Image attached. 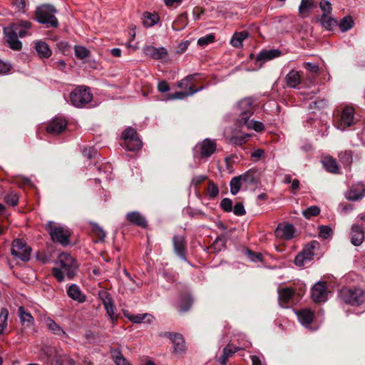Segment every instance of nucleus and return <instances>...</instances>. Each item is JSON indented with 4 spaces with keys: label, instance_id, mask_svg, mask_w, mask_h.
<instances>
[{
    "label": "nucleus",
    "instance_id": "39448f33",
    "mask_svg": "<svg viewBox=\"0 0 365 365\" xmlns=\"http://www.w3.org/2000/svg\"><path fill=\"white\" fill-rule=\"evenodd\" d=\"M46 230L53 242H57L63 246L70 243L69 237L71 233L63 227L56 225L53 222L50 221L46 225Z\"/></svg>",
    "mask_w": 365,
    "mask_h": 365
},
{
    "label": "nucleus",
    "instance_id": "4c0bfd02",
    "mask_svg": "<svg viewBox=\"0 0 365 365\" xmlns=\"http://www.w3.org/2000/svg\"><path fill=\"white\" fill-rule=\"evenodd\" d=\"M143 15L144 18L143 20V24L145 27L153 26L159 21V16L157 14L145 12Z\"/></svg>",
    "mask_w": 365,
    "mask_h": 365
},
{
    "label": "nucleus",
    "instance_id": "a211bd4d",
    "mask_svg": "<svg viewBox=\"0 0 365 365\" xmlns=\"http://www.w3.org/2000/svg\"><path fill=\"white\" fill-rule=\"evenodd\" d=\"M42 359L50 365L56 364V359L58 358L59 353L56 349L51 346H43L41 349Z\"/></svg>",
    "mask_w": 365,
    "mask_h": 365
},
{
    "label": "nucleus",
    "instance_id": "c9c22d12",
    "mask_svg": "<svg viewBox=\"0 0 365 365\" xmlns=\"http://www.w3.org/2000/svg\"><path fill=\"white\" fill-rule=\"evenodd\" d=\"M193 303V299L189 294H185L181 297L178 305L179 312L180 313L187 312L190 310L192 304Z\"/></svg>",
    "mask_w": 365,
    "mask_h": 365
},
{
    "label": "nucleus",
    "instance_id": "20e7f679",
    "mask_svg": "<svg viewBox=\"0 0 365 365\" xmlns=\"http://www.w3.org/2000/svg\"><path fill=\"white\" fill-rule=\"evenodd\" d=\"M252 103V100L250 98H244L238 103V108L240 110V115L237 119L238 127L249 129L250 122L252 121L250 120L253 114Z\"/></svg>",
    "mask_w": 365,
    "mask_h": 365
},
{
    "label": "nucleus",
    "instance_id": "f3484780",
    "mask_svg": "<svg viewBox=\"0 0 365 365\" xmlns=\"http://www.w3.org/2000/svg\"><path fill=\"white\" fill-rule=\"evenodd\" d=\"M161 336L170 339L174 345V350L176 353H181L185 350V341L182 336L180 334L165 332Z\"/></svg>",
    "mask_w": 365,
    "mask_h": 365
},
{
    "label": "nucleus",
    "instance_id": "ea45409f",
    "mask_svg": "<svg viewBox=\"0 0 365 365\" xmlns=\"http://www.w3.org/2000/svg\"><path fill=\"white\" fill-rule=\"evenodd\" d=\"M320 21L322 26L327 30H331L337 24V21L329 15L322 14Z\"/></svg>",
    "mask_w": 365,
    "mask_h": 365
},
{
    "label": "nucleus",
    "instance_id": "e433bc0d",
    "mask_svg": "<svg viewBox=\"0 0 365 365\" xmlns=\"http://www.w3.org/2000/svg\"><path fill=\"white\" fill-rule=\"evenodd\" d=\"M319 248V243L317 241H312L311 242L306 245L305 247L302 250L303 255H305L308 260L312 259L314 255V250Z\"/></svg>",
    "mask_w": 365,
    "mask_h": 365
},
{
    "label": "nucleus",
    "instance_id": "69168bd1",
    "mask_svg": "<svg viewBox=\"0 0 365 365\" xmlns=\"http://www.w3.org/2000/svg\"><path fill=\"white\" fill-rule=\"evenodd\" d=\"M207 175H198L195 176L192 179V184H193L195 186L197 187L199 185H200L203 181L207 180Z\"/></svg>",
    "mask_w": 365,
    "mask_h": 365
},
{
    "label": "nucleus",
    "instance_id": "b1692460",
    "mask_svg": "<svg viewBox=\"0 0 365 365\" xmlns=\"http://www.w3.org/2000/svg\"><path fill=\"white\" fill-rule=\"evenodd\" d=\"M67 294L72 299L79 303L86 301V296L81 292L80 288L76 284L71 285L67 289Z\"/></svg>",
    "mask_w": 365,
    "mask_h": 365
},
{
    "label": "nucleus",
    "instance_id": "4468645a",
    "mask_svg": "<svg viewBox=\"0 0 365 365\" xmlns=\"http://www.w3.org/2000/svg\"><path fill=\"white\" fill-rule=\"evenodd\" d=\"M365 196V186L362 183L353 185L346 192L345 197L349 200L356 201Z\"/></svg>",
    "mask_w": 365,
    "mask_h": 365
},
{
    "label": "nucleus",
    "instance_id": "0e129e2a",
    "mask_svg": "<svg viewBox=\"0 0 365 365\" xmlns=\"http://www.w3.org/2000/svg\"><path fill=\"white\" fill-rule=\"evenodd\" d=\"M304 66L310 72L313 73H317L319 72V66L315 63H312L309 62L304 63Z\"/></svg>",
    "mask_w": 365,
    "mask_h": 365
},
{
    "label": "nucleus",
    "instance_id": "393cba45",
    "mask_svg": "<svg viewBox=\"0 0 365 365\" xmlns=\"http://www.w3.org/2000/svg\"><path fill=\"white\" fill-rule=\"evenodd\" d=\"M125 317L132 322L135 324H139L143 322H145L148 324H151L154 319V317L152 314L145 313V314H125Z\"/></svg>",
    "mask_w": 365,
    "mask_h": 365
},
{
    "label": "nucleus",
    "instance_id": "a18cd8bd",
    "mask_svg": "<svg viewBox=\"0 0 365 365\" xmlns=\"http://www.w3.org/2000/svg\"><path fill=\"white\" fill-rule=\"evenodd\" d=\"M9 311L6 308H2L0 312V334L4 333L7 327Z\"/></svg>",
    "mask_w": 365,
    "mask_h": 365
},
{
    "label": "nucleus",
    "instance_id": "c85d7f7f",
    "mask_svg": "<svg viewBox=\"0 0 365 365\" xmlns=\"http://www.w3.org/2000/svg\"><path fill=\"white\" fill-rule=\"evenodd\" d=\"M285 82L287 87L296 88L301 82L299 73L292 70L285 77Z\"/></svg>",
    "mask_w": 365,
    "mask_h": 365
},
{
    "label": "nucleus",
    "instance_id": "473e14b6",
    "mask_svg": "<svg viewBox=\"0 0 365 365\" xmlns=\"http://www.w3.org/2000/svg\"><path fill=\"white\" fill-rule=\"evenodd\" d=\"M248 36L249 33L247 31L235 32L230 40V43L232 46L236 48L242 47L243 41Z\"/></svg>",
    "mask_w": 365,
    "mask_h": 365
},
{
    "label": "nucleus",
    "instance_id": "7c9ffc66",
    "mask_svg": "<svg viewBox=\"0 0 365 365\" xmlns=\"http://www.w3.org/2000/svg\"><path fill=\"white\" fill-rule=\"evenodd\" d=\"M241 181L247 185H257L259 182L256 176V172L253 170H249L242 175H239Z\"/></svg>",
    "mask_w": 365,
    "mask_h": 365
},
{
    "label": "nucleus",
    "instance_id": "dca6fc26",
    "mask_svg": "<svg viewBox=\"0 0 365 365\" xmlns=\"http://www.w3.org/2000/svg\"><path fill=\"white\" fill-rule=\"evenodd\" d=\"M364 231L361 226L358 224H354L350 230L351 242L354 246H359L364 240Z\"/></svg>",
    "mask_w": 365,
    "mask_h": 365
},
{
    "label": "nucleus",
    "instance_id": "aec40b11",
    "mask_svg": "<svg viewBox=\"0 0 365 365\" xmlns=\"http://www.w3.org/2000/svg\"><path fill=\"white\" fill-rule=\"evenodd\" d=\"M125 217L126 220L133 225L139 226L143 228H146L148 227L147 220L139 212L133 211L128 212Z\"/></svg>",
    "mask_w": 365,
    "mask_h": 365
},
{
    "label": "nucleus",
    "instance_id": "f257e3e1",
    "mask_svg": "<svg viewBox=\"0 0 365 365\" xmlns=\"http://www.w3.org/2000/svg\"><path fill=\"white\" fill-rule=\"evenodd\" d=\"M58 263L60 267H53L51 272L58 282L63 280L64 274L70 279L76 275L78 264L71 255L65 252L60 254Z\"/></svg>",
    "mask_w": 365,
    "mask_h": 365
},
{
    "label": "nucleus",
    "instance_id": "338daca9",
    "mask_svg": "<svg viewBox=\"0 0 365 365\" xmlns=\"http://www.w3.org/2000/svg\"><path fill=\"white\" fill-rule=\"evenodd\" d=\"M158 89L160 92L165 93L170 90V86L166 81H161L158 83Z\"/></svg>",
    "mask_w": 365,
    "mask_h": 365
},
{
    "label": "nucleus",
    "instance_id": "bf43d9fd",
    "mask_svg": "<svg viewBox=\"0 0 365 365\" xmlns=\"http://www.w3.org/2000/svg\"><path fill=\"white\" fill-rule=\"evenodd\" d=\"M215 41V36L213 34H208L206 36L201 37L197 40L198 45L205 46Z\"/></svg>",
    "mask_w": 365,
    "mask_h": 365
},
{
    "label": "nucleus",
    "instance_id": "3c124183",
    "mask_svg": "<svg viewBox=\"0 0 365 365\" xmlns=\"http://www.w3.org/2000/svg\"><path fill=\"white\" fill-rule=\"evenodd\" d=\"M319 213L320 209L318 206H311L302 212L303 215L307 219H309L311 217L317 216Z\"/></svg>",
    "mask_w": 365,
    "mask_h": 365
},
{
    "label": "nucleus",
    "instance_id": "2f4dec72",
    "mask_svg": "<svg viewBox=\"0 0 365 365\" xmlns=\"http://www.w3.org/2000/svg\"><path fill=\"white\" fill-rule=\"evenodd\" d=\"M203 86H201L198 88H196L195 86H189V91L176 92L174 94L170 95L169 96V99H182L185 97L193 95L194 93L199 91H201L202 89H203Z\"/></svg>",
    "mask_w": 365,
    "mask_h": 365
},
{
    "label": "nucleus",
    "instance_id": "0eeeda50",
    "mask_svg": "<svg viewBox=\"0 0 365 365\" xmlns=\"http://www.w3.org/2000/svg\"><path fill=\"white\" fill-rule=\"evenodd\" d=\"M125 141L124 146L130 151H135L141 148L142 142L138 138L135 129L131 127L127 128L121 134Z\"/></svg>",
    "mask_w": 365,
    "mask_h": 365
},
{
    "label": "nucleus",
    "instance_id": "49530a36",
    "mask_svg": "<svg viewBox=\"0 0 365 365\" xmlns=\"http://www.w3.org/2000/svg\"><path fill=\"white\" fill-rule=\"evenodd\" d=\"M47 325L48 329L56 335H64L66 334L63 329L57 324L53 320L48 319L47 321Z\"/></svg>",
    "mask_w": 365,
    "mask_h": 365
},
{
    "label": "nucleus",
    "instance_id": "864d4df0",
    "mask_svg": "<svg viewBox=\"0 0 365 365\" xmlns=\"http://www.w3.org/2000/svg\"><path fill=\"white\" fill-rule=\"evenodd\" d=\"M207 193L210 198H215L219 194L217 185L212 180L208 182Z\"/></svg>",
    "mask_w": 365,
    "mask_h": 365
},
{
    "label": "nucleus",
    "instance_id": "6ab92c4d",
    "mask_svg": "<svg viewBox=\"0 0 365 365\" xmlns=\"http://www.w3.org/2000/svg\"><path fill=\"white\" fill-rule=\"evenodd\" d=\"M216 143L210 140L205 139L199 144L200 154L201 158H208L216 150Z\"/></svg>",
    "mask_w": 365,
    "mask_h": 365
},
{
    "label": "nucleus",
    "instance_id": "6e6552de",
    "mask_svg": "<svg viewBox=\"0 0 365 365\" xmlns=\"http://www.w3.org/2000/svg\"><path fill=\"white\" fill-rule=\"evenodd\" d=\"M21 27L19 24H13L4 29V32L10 48L13 50L19 51L21 49L22 43L18 39V34Z\"/></svg>",
    "mask_w": 365,
    "mask_h": 365
},
{
    "label": "nucleus",
    "instance_id": "774afa93",
    "mask_svg": "<svg viewBox=\"0 0 365 365\" xmlns=\"http://www.w3.org/2000/svg\"><path fill=\"white\" fill-rule=\"evenodd\" d=\"M11 68L10 64L0 61V73H7Z\"/></svg>",
    "mask_w": 365,
    "mask_h": 365
},
{
    "label": "nucleus",
    "instance_id": "ddd939ff",
    "mask_svg": "<svg viewBox=\"0 0 365 365\" xmlns=\"http://www.w3.org/2000/svg\"><path fill=\"white\" fill-rule=\"evenodd\" d=\"M67 127V121L61 117L51 120L46 126V131L52 135L62 133Z\"/></svg>",
    "mask_w": 365,
    "mask_h": 365
},
{
    "label": "nucleus",
    "instance_id": "9b49d317",
    "mask_svg": "<svg viewBox=\"0 0 365 365\" xmlns=\"http://www.w3.org/2000/svg\"><path fill=\"white\" fill-rule=\"evenodd\" d=\"M354 110L352 107H345L341 113L340 120L337 123V128L344 130L351 126L354 122Z\"/></svg>",
    "mask_w": 365,
    "mask_h": 365
},
{
    "label": "nucleus",
    "instance_id": "de8ad7c7",
    "mask_svg": "<svg viewBox=\"0 0 365 365\" xmlns=\"http://www.w3.org/2000/svg\"><path fill=\"white\" fill-rule=\"evenodd\" d=\"M250 137V135L249 134H245V135H235V136H232L230 138V142L232 144H234L236 145H242L247 141V139Z\"/></svg>",
    "mask_w": 365,
    "mask_h": 365
},
{
    "label": "nucleus",
    "instance_id": "423d86ee",
    "mask_svg": "<svg viewBox=\"0 0 365 365\" xmlns=\"http://www.w3.org/2000/svg\"><path fill=\"white\" fill-rule=\"evenodd\" d=\"M72 104L76 107H83L91 101L93 95L88 88L77 87L70 95Z\"/></svg>",
    "mask_w": 365,
    "mask_h": 365
},
{
    "label": "nucleus",
    "instance_id": "cd10ccee",
    "mask_svg": "<svg viewBox=\"0 0 365 365\" xmlns=\"http://www.w3.org/2000/svg\"><path fill=\"white\" fill-rule=\"evenodd\" d=\"M281 55V51L278 49L264 50L261 51L257 56V61H267L272 60Z\"/></svg>",
    "mask_w": 365,
    "mask_h": 365
},
{
    "label": "nucleus",
    "instance_id": "79ce46f5",
    "mask_svg": "<svg viewBox=\"0 0 365 365\" xmlns=\"http://www.w3.org/2000/svg\"><path fill=\"white\" fill-rule=\"evenodd\" d=\"M198 73H194L192 75H188L182 79L180 81L178 82V87L181 88H185L189 91V86H194L192 84V82L194 81L196 76H197Z\"/></svg>",
    "mask_w": 365,
    "mask_h": 365
},
{
    "label": "nucleus",
    "instance_id": "052dcab7",
    "mask_svg": "<svg viewBox=\"0 0 365 365\" xmlns=\"http://www.w3.org/2000/svg\"><path fill=\"white\" fill-rule=\"evenodd\" d=\"M233 212L235 215L242 216L246 214L243 203L240 202L236 203L233 208Z\"/></svg>",
    "mask_w": 365,
    "mask_h": 365
},
{
    "label": "nucleus",
    "instance_id": "e2e57ef3",
    "mask_svg": "<svg viewBox=\"0 0 365 365\" xmlns=\"http://www.w3.org/2000/svg\"><path fill=\"white\" fill-rule=\"evenodd\" d=\"M308 260L305 256V255H303V253L301 252L299 254H298L295 259H294V263L297 266H303L304 264V261Z\"/></svg>",
    "mask_w": 365,
    "mask_h": 365
},
{
    "label": "nucleus",
    "instance_id": "6e6d98bb",
    "mask_svg": "<svg viewBox=\"0 0 365 365\" xmlns=\"http://www.w3.org/2000/svg\"><path fill=\"white\" fill-rule=\"evenodd\" d=\"M5 202L10 206H16L19 202V196L16 193H10L4 197Z\"/></svg>",
    "mask_w": 365,
    "mask_h": 365
},
{
    "label": "nucleus",
    "instance_id": "4be33fe9",
    "mask_svg": "<svg viewBox=\"0 0 365 365\" xmlns=\"http://www.w3.org/2000/svg\"><path fill=\"white\" fill-rule=\"evenodd\" d=\"M173 242L175 253L182 259H185V240L182 235H175Z\"/></svg>",
    "mask_w": 365,
    "mask_h": 365
},
{
    "label": "nucleus",
    "instance_id": "72a5a7b5",
    "mask_svg": "<svg viewBox=\"0 0 365 365\" xmlns=\"http://www.w3.org/2000/svg\"><path fill=\"white\" fill-rule=\"evenodd\" d=\"M35 49L41 58H49L52 53L48 44L43 41H37L36 43Z\"/></svg>",
    "mask_w": 365,
    "mask_h": 365
},
{
    "label": "nucleus",
    "instance_id": "09e8293b",
    "mask_svg": "<svg viewBox=\"0 0 365 365\" xmlns=\"http://www.w3.org/2000/svg\"><path fill=\"white\" fill-rule=\"evenodd\" d=\"M56 364L57 365H73L74 360L66 354H60L56 359Z\"/></svg>",
    "mask_w": 365,
    "mask_h": 365
},
{
    "label": "nucleus",
    "instance_id": "9d476101",
    "mask_svg": "<svg viewBox=\"0 0 365 365\" xmlns=\"http://www.w3.org/2000/svg\"><path fill=\"white\" fill-rule=\"evenodd\" d=\"M98 296L104 306L107 314L110 317L112 323H114L118 319V315L115 314V307L110 294L106 291H100Z\"/></svg>",
    "mask_w": 365,
    "mask_h": 365
},
{
    "label": "nucleus",
    "instance_id": "37998d69",
    "mask_svg": "<svg viewBox=\"0 0 365 365\" xmlns=\"http://www.w3.org/2000/svg\"><path fill=\"white\" fill-rule=\"evenodd\" d=\"M314 7L313 0H302L299 6V12L302 15L307 14Z\"/></svg>",
    "mask_w": 365,
    "mask_h": 365
},
{
    "label": "nucleus",
    "instance_id": "a878e982",
    "mask_svg": "<svg viewBox=\"0 0 365 365\" xmlns=\"http://www.w3.org/2000/svg\"><path fill=\"white\" fill-rule=\"evenodd\" d=\"M322 162L328 172L334 174L339 173V166L336 160L331 156L324 157Z\"/></svg>",
    "mask_w": 365,
    "mask_h": 365
},
{
    "label": "nucleus",
    "instance_id": "f03ea898",
    "mask_svg": "<svg viewBox=\"0 0 365 365\" xmlns=\"http://www.w3.org/2000/svg\"><path fill=\"white\" fill-rule=\"evenodd\" d=\"M56 12L54 6L48 4H42L35 11V19L40 24H46L47 28H57L59 24L55 16Z\"/></svg>",
    "mask_w": 365,
    "mask_h": 365
},
{
    "label": "nucleus",
    "instance_id": "603ef678",
    "mask_svg": "<svg viewBox=\"0 0 365 365\" xmlns=\"http://www.w3.org/2000/svg\"><path fill=\"white\" fill-rule=\"evenodd\" d=\"M92 232L100 241H103L106 237L105 231L96 223L92 224Z\"/></svg>",
    "mask_w": 365,
    "mask_h": 365
},
{
    "label": "nucleus",
    "instance_id": "f8f14e48",
    "mask_svg": "<svg viewBox=\"0 0 365 365\" xmlns=\"http://www.w3.org/2000/svg\"><path fill=\"white\" fill-rule=\"evenodd\" d=\"M327 283L319 282L312 289V298L315 302H324L327 297Z\"/></svg>",
    "mask_w": 365,
    "mask_h": 365
},
{
    "label": "nucleus",
    "instance_id": "a19ab883",
    "mask_svg": "<svg viewBox=\"0 0 365 365\" xmlns=\"http://www.w3.org/2000/svg\"><path fill=\"white\" fill-rule=\"evenodd\" d=\"M339 160L345 166L349 167L352 163L353 154L351 150L341 151L339 154Z\"/></svg>",
    "mask_w": 365,
    "mask_h": 365
},
{
    "label": "nucleus",
    "instance_id": "c03bdc74",
    "mask_svg": "<svg viewBox=\"0 0 365 365\" xmlns=\"http://www.w3.org/2000/svg\"><path fill=\"white\" fill-rule=\"evenodd\" d=\"M74 52L76 57L81 60L89 57L91 54V51L82 46H75Z\"/></svg>",
    "mask_w": 365,
    "mask_h": 365
},
{
    "label": "nucleus",
    "instance_id": "1a4fd4ad",
    "mask_svg": "<svg viewBox=\"0 0 365 365\" xmlns=\"http://www.w3.org/2000/svg\"><path fill=\"white\" fill-rule=\"evenodd\" d=\"M11 252L16 258L27 262L30 259L31 248L21 240L16 239L12 242Z\"/></svg>",
    "mask_w": 365,
    "mask_h": 365
},
{
    "label": "nucleus",
    "instance_id": "412c9836",
    "mask_svg": "<svg viewBox=\"0 0 365 365\" xmlns=\"http://www.w3.org/2000/svg\"><path fill=\"white\" fill-rule=\"evenodd\" d=\"M295 294V291L294 289L291 287H285L278 289V300L279 304L281 306H285L286 304L290 303L294 295Z\"/></svg>",
    "mask_w": 365,
    "mask_h": 365
},
{
    "label": "nucleus",
    "instance_id": "f704fd0d",
    "mask_svg": "<svg viewBox=\"0 0 365 365\" xmlns=\"http://www.w3.org/2000/svg\"><path fill=\"white\" fill-rule=\"evenodd\" d=\"M110 355L115 365H130V364L123 356L120 349H111Z\"/></svg>",
    "mask_w": 365,
    "mask_h": 365
},
{
    "label": "nucleus",
    "instance_id": "13d9d810",
    "mask_svg": "<svg viewBox=\"0 0 365 365\" xmlns=\"http://www.w3.org/2000/svg\"><path fill=\"white\" fill-rule=\"evenodd\" d=\"M220 207L227 212L232 210V201L230 198H224L220 202Z\"/></svg>",
    "mask_w": 365,
    "mask_h": 365
},
{
    "label": "nucleus",
    "instance_id": "bb28decb",
    "mask_svg": "<svg viewBox=\"0 0 365 365\" xmlns=\"http://www.w3.org/2000/svg\"><path fill=\"white\" fill-rule=\"evenodd\" d=\"M18 316L23 326L31 327L34 324V317H32L31 313L25 310L24 307H19Z\"/></svg>",
    "mask_w": 365,
    "mask_h": 365
},
{
    "label": "nucleus",
    "instance_id": "8fccbe9b",
    "mask_svg": "<svg viewBox=\"0 0 365 365\" xmlns=\"http://www.w3.org/2000/svg\"><path fill=\"white\" fill-rule=\"evenodd\" d=\"M241 180L240 176L233 178L230 181V192L232 195H236L241 187Z\"/></svg>",
    "mask_w": 365,
    "mask_h": 365
},
{
    "label": "nucleus",
    "instance_id": "5fc2aeb1",
    "mask_svg": "<svg viewBox=\"0 0 365 365\" xmlns=\"http://www.w3.org/2000/svg\"><path fill=\"white\" fill-rule=\"evenodd\" d=\"M319 236L321 237H322L323 239H328L333 234V231H332L331 228L329 226L322 225L319 227Z\"/></svg>",
    "mask_w": 365,
    "mask_h": 365
},
{
    "label": "nucleus",
    "instance_id": "680f3d73",
    "mask_svg": "<svg viewBox=\"0 0 365 365\" xmlns=\"http://www.w3.org/2000/svg\"><path fill=\"white\" fill-rule=\"evenodd\" d=\"M250 123L251 124L249 125V129H253L257 132L262 131L264 129V126L261 122L252 120L250 122Z\"/></svg>",
    "mask_w": 365,
    "mask_h": 365
},
{
    "label": "nucleus",
    "instance_id": "58836bf2",
    "mask_svg": "<svg viewBox=\"0 0 365 365\" xmlns=\"http://www.w3.org/2000/svg\"><path fill=\"white\" fill-rule=\"evenodd\" d=\"M354 21L351 16H344L339 24V27L342 32H346L353 28Z\"/></svg>",
    "mask_w": 365,
    "mask_h": 365
},
{
    "label": "nucleus",
    "instance_id": "5701e85b",
    "mask_svg": "<svg viewBox=\"0 0 365 365\" xmlns=\"http://www.w3.org/2000/svg\"><path fill=\"white\" fill-rule=\"evenodd\" d=\"M276 235L284 240H291L294 237V227L291 224L284 226L279 225L275 230Z\"/></svg>",
    "mask_w": 365,
    "mask_h": 365
},
{
    "label": "nucleus",
    "instance_id": "7ed1b4c3",
    "mask_svg": "<svg viewBox=\"0 0 365 365\" xmlns=\"http://www.w3.org/2000/svg\"><path fill=\"white\" fill-rule=\"evenodd\" d=\"M340 299L347 304L359 306L365 302V292L360 288L344 287L339 292Z\"/></svg>",
    "mask_w": 365,
    "mask_h": 365
},
{
    "label": "nucleus",
    "instance_id": "c756f323",
    "mask_svg": "<svg viewBox=\"0 0 365 365\" xmlns=\"http://www.w3.org/2000/svg\"><path fill=\"white\" fill-rule=\"evenodd\" d=\"M299 322L304 326H309L313 322L314 313L309 309H302L297 312Z\"/></svg>",
    "mask_w": 365,
    "mask_h": 365
},
{
    "label": "nucleus",
    "instance_id": "4d7b16f0",
    "mask_svg": "<svg viewBox=\"0 0 365 365\" xmlns=\"http://www.w3.org/2000/svg\"><path fill=\"white\" fill-rule=\"evenodd\" d=\"M319 8L323 11V14L329 15L331 12V4L329 1L322 0L319 3Z\"/></svg>",
    "mask_w": 365,
    "mask_h": 365
},
{
    "label": "nucleus",
    "instance_id": "2eb2a0df",
    "mask_svg": "<svg viewBox=\"0 0 365 365\" xmlns=\"http://www.w3.org/2000/svg\"><path fill=\"white\" fill-rule=\"evenodd\" d=\"M143 53L154 60L163 59L168 56V51L164 47L155 48L152 46H146L143 48Z\"/></svg>",
    "mask_w": 365,
    "mask_h": 365
}]
</instances>
